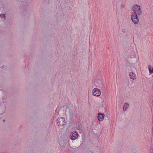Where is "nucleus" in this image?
Masks as SVG:
<instances>
[{"label":"nucleus","instance_id":"nucleus-11","mask_svg":"<svg viewBox=\"0 0 153 153\" xmlns=\"http://www.w3.org/2000/svg\"><path fill=\"white\" fill-rule=\"evenodd\" d=\"M135 13L137 15V16L138 15H140L142 13V11H141V10L140 9L139 10H138V11H136V13Z\"/></svg>","mask_w":153,"mask_h":153},{"label":"nucleus","instance_id":"nucleus-3","mask_svg":"<svg viewBox=\"0 0 153 153\" xmlns=\"http://www.w3.org/2000/svg\"><path fill=\"white\" fill-rule=\"evenodd\" d=\"M92 93L93 95L98 97L101 95V91L98 88H94L93 90Z\"/></svg>","mask_w":153,"mask_h":153},{"label":"nucleus","instance_id":"nucleus-8","mask_svg":"<svg viewBox=\"0 0 153 153\" xmlns=\"http://www.w3.org/2000/svg\"><path fill=\"white\" fill-rule=\"evenodd\" d=\"M129 76L131 79L134 80L135 79H136V78L135 77V76H136L135 74L134 73L132 72L130 73V74H129Z\"/></svg>","mask_w":153,"mask_h":153},{"label":"nucleus","instance_id":"nucleus-6","mask_svg":"<svg viewBox=\"0 0 153 153\" xmlns=\"http://www.w3.org/2000/svg\"><path fill=\"white\" fill-rule=\"evenodd\" d=\"M140 9L139 5H135L133 7L132 10L134 11V13H136V11H138Z\"/></svg>","mask_w":153,"mask_h":153},{"label":"nucleus","instance_id":"nucleus-7","mask_svg":"<svg viewBox=\"0 0 153 153\" xmlns=\"http://www.w3.org/2000/svg\"><path fill=\"white\" fill-rule=\"evenodd\" d=\"M140 9L139 5H135L133 7L132 10L134 11V13H136V11H138Z\"/></svg>","mask_w":153,"mask_h":153},{"label":"nucleus","instance_id":"nucleus-4","mask_svg":"<svg viewBox=\"0 0 153 153\" xmlns=\"http://www.w3.org/2000/svg\"><path fill=\"white\" fill-rule=\"evenodd\" d=\"M78 135V134L77 132L76 131L72 132L71 134V137L70 139L72 140H74L77 138Z\"/></svg>","mask_w":153,"mask_h":153},{"label":"nucleus","instance_id":"nucleus-5","mask_svg":"<svg viewBox=\"0 0 153 153\" xmlns=\"http://www.w3.org/2000/svg\"><path fill=\"white\" fill-rule=\"evenodd\" d=\"M98 119L100 121H102L104 119V114L100 113H98Z\"/></svg>","mask_w":153,"mask_h":153},{"label":"nucleus","instance_id":"nucleus-10","mask_svg":"<svg viewBox=\"0 0 153 153\" xmlns=\"http://www.w3.org/2000/svg\"><path fill=\"white\" fill-rule=\"evenodd\" d=\"M149 70V73L151 74L153 72V67H152L150 65H149L148 66Z\"/></svg>","mask_w":153,"mask_h":153},{"label":"nucleus","instance_id":"nucleus-1","mask_svg":"<svg viewBox=\"0 0 153 153\" xmlns=\"http://www.w3.org/2000/svg\"><path fill=\"white\" fill-rule=\"evenodd\" d=\"M57 124L58 126H62L65 123V119L63 117H61L57 119Z\"/></svg>","mask_w":153,"mask_h":153},{"label":"nucleus","instance_id":"nucleus-9","mask_svg":"<svg viewBox=\"0 0 153 153\" xmlns=\"http://www.w3.org/2000/svg\"><path fill=\"white\" fill-rule=\"evenodd\" d=\"M129 106V104L127 103H125L123 105V109L124 111H125L128 108Z\"/></svg>","mask_w":153,"mask_h":153},{"label":"nucleus","instance_id":"nucleus-13","mask_svg":"<svg viewBox=\"0 0 153 153\" xmlns=\"http://www.w3.org/2000/svg\"><path fill=\"white\" fill-rule=\"evenodd\" d=\"M0 17L1 18L4 17L5 19V16L4 14H2L0 15Z\"/></svg>","mask_w":153,"mask_h":153},{"label":"nucleus","instance_id":"nucleus-12","mask_svg":"<svg viewBox=\"0 0 153 153\" xmlns=\"http://www.w3.org/2000/svg\"><path fill=\"white\" fill-rule=\"evenodd\" d=\"M134 54L133 55H130V57L131 58H133V57L135 58L136 56V53L135 52H134Z\"/></svg>","mask_w":153,"mask_h":153},{"label":"nucleus","instance_id":"nucleus-2","mask_svg":"<svg viewBox=\"0 0 153 153\" xmlns=\"http://www.w3.org/2000/svg\"><path fill=\"white\" fill-rule=\"evenodd\" d=\"M131 19L134 24H137L138 23L139 20L138 19L137 16L135 13H132L131 15Z\"/></svg>","mask_w":153,"mask_h":153}]
</instances>
